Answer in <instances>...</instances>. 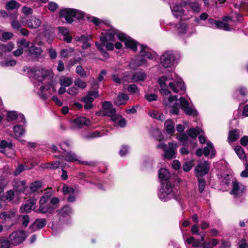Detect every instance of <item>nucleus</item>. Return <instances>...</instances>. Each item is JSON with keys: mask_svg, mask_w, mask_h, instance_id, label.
I'll list each match as a JSON object with an SVG mask.
<instances>
[{"mask_svg": "<svg viewBox=\"0 0 248 248\" xmlns=\"http://www.w3.org/2000/svg\"><path fill=\"white\" fill-rule=\"evenodd\" d=\"M27 71L29 73L30 77L33 78L34 86H35V92L39 97L44 100L47 98V95L46 93V91L52 93L51 92H56V89L51 85L46 86H40V83H48L50 79V71L41 67H27Z\"/></svg>", "mask_w": 248, "mask_h": 248, "instance_id": "f257e3e1", "label": "nucleus"}, {"mask_svg": "<svg viewBox=\"0 0 248 248\" xmlns=\"http://www.w3.org/2000/svg\"><path fill=\"white\" fill-rule=\"evenodd\" d=\"M170 78L171 75L168 77L162 76L158 79L157 82L160 87L159 92L161 94L165 96L170 95L169 97H165L163 99L164 105L169 107H171L170 113L177 115L179 112V108L177 103L175 102L171 106L172 102L177 100V97L176 95H170L171 93L169 89V82L170 80Z\"/></svg>", "mask_w": 248, "mask_h": 248, "instance_id": "f03ea898", "label": "nucleus"}, {"mask_svg": "<svg viewBox=\"0 0 248 248\" xmlns=\"http://www.w3.org/2000/svg\"><path fill=\"white\" fill-rule=\"evenodd\" d=\"M153 52L146 46L140 45V55L132 59L129 63V67L131 69H135L136 67L145 64L147 63V59H152L153 58Z\"/></svg>", "mask_w": 248, "mask_h": 248, "instance_id": "7ed1b4c3", "label": "nucleus"}, {"mask_svg": "<svg viewBox=\"0 0 248 248\" xmlns=\"http://www.w3.org/2000/svg\"><path fill=\"white\" fill-rule=\"evenodd\" d=\"M85 14L80 10L71 8L62 9L59 12V17L64 18L68 23H71L73 21V18L75 17L77 19H82Z\"/></svg>", "mask_w": 248, "mask_h": 248, "instance_id": "20e7f679", "label": "nucleus"}, {"mask_svg": "<svg viewBox=\"0 0 248 248\" xmlns=\"http://www.w3.org/2000/svg\"><path fill=\"white\" fill-rule=\"evenodd\" d=\"M176 190L172 186L170 182H166L162 184L158 193V197L159 199L164 202H167L172 198L175 197Z\"/></svg>", "mask_w": 248, "mask_h": 248, "instance_id": "39448f33", "label": "nucleus"}, {"mask_svg": "<svg viewBox=\"0 0 248 248\" xmlns=\"http://www.w3.org/2000/svg\"><path fill=\"white\" fill-rule=\"evenodd\" d=\"M178 144L176 142H169L168 146L161 141L157 145L158 149H162L164 152V156L167 159H171L176 157Z\"/></svg>", "mask_w": 248, "mask_h": 248, "instance_id": "423d86ee", "label": "nucleus"}, {"mask_svg": "<svg viewBox=\"0 0 248 248\" xmlns=\"http://www.w3.org/2000/svg\"><path fill=\"white\" fill-rule=\"evenodd\" d=\"M174 93L185 90L186 87L182 79L176 73L171 74L170 80L169 82V89Z\"/></svg>", "mask_w": 248, "mask_h": 248, "instance_id": "0eeeda50", "label": "nucleus"}, {"mask_svg": "<svg viewBox=\"0 0 248 248\" xmlns=\"http://www.w3.org/2000/svg\"><path fill=\"white\" fill-rule=\"evenodd\" d=\"M177 32L181 37H187L196 32V29L192 25L186 22H180L176 26Z\"/></svg>", "mask_w": 248, "mask_h": 248, "instance_id": "6e6552de", "label": "nucleus"}, {"mask_svg": "<svg viewBox=\"0 0 248 248\" xmlns=\"http://www.w3.org/2000/svg\"><path fill=\"white\" fill-rule=\"evenodd\" d=\"M102 105L103 110L100 112L101 115L110 117L113 121L118 119L119 115L116 114L115 109L113 108L112 105L110 102H104L102 103Z\"/></svg>", "mask_w": 248, "mask_h": 248, "instance_id": "1a4fd4ad", "label": "nucleus"}, {"mask_svg": "<svg viewBox=\"0 0 248 248\" xmlns=\"http://www.w3.org/2000/svg\"><path fill=\"white\" fill-rule=\"evenodd\" d=\"M146 73L142 70L133 73L132 75L128 72L125 73L124 75L125 80L128 82H139L143 81L147 78Z\"/></svg>", "mask_w": 248, "mask_h": 248, "instance_id": "9d476101", "label": "nucleus"}, {"mask_svg": "<svg viewBox=\"0 0 248 248\" xmlns=\"http://www.w3.org/2000/svg\"><path fill=\"white\" fill-rule=\"evenodd\" d=\"M175 56L171 51H166L160 57V64L165 68L170 67L175 61Z\"/></svg>", "mask_w": 248, "mask_h": 248, "instance_id": "9b49d317", "label": "nucleus"}, {"mask_svg": "<svg viewBox=\"0 0 248 248\" xmlns=\"http://www.w3.org/2000/svg\"><path fill=\"white\" fill-rule=\"evenodd\" d=\"M119 33H124L120 32L114 28L111 27L109 30H106L102 32V36L100 38L101 42L105 44L108 41H114L115 40V35H118Z\"/></svg>", "mask_w": 248, "mask_h": 248, "instance_id": "f8f14e48", "label": "nucleus"}, {"mask_svg": "<svg viewBox=\"0 0 248 248\" xmlns=\"http://www.w3.org/2000/svg\"><path fill=\"white\" fill-rule=\"evenodd\" d=\"M187 2L184 0L177 1L170 5L172 13L177 18L182 17L184 14V8H186Z\"/></svg>", "mask_w": 248, "mask_h": 248, "instance_id": "ddd939ff", "label": "nucleus"}, {"mask_svg": "<svg viewBox=\"0 0 248 248\" xmlns=\"http://www.w3.org/2000/svg\"><path fill=\"white\" fill-rule=\"evenodd\" d=\"M26 237L25 231H15L9 235V240L12 245L16 246L23 243Z\"/></svg>", "mask_w": 248, "mask_h": 248, "instance_id": "4468645a", "label": "nucleus"}, {"mask_svg": "<svg viewBox=\"0 0 248 248\" xmlns=\"http://www.w3.org/2000/svg\"><path fill=\"white\" fill-rule=\"evenodd\" d=\"M118 39L121 41L124 42L126 47L129 48L134 51H136L137 50L138 43L125 33H119Z\"/></svg>", "mask_w": 248, "mask_h": 248, "instance_id": "2eb2a0df", "label": "nucleus"}, {"mask_svg": "<svg viewBox=\"0 0 248 248\" xmlns=\"http://www.w3.org/2000/svg\"><path fill=\"white\" fill-rule=\"evenodd\" d=\"M63 151L62 157L64 160L68 162L78 161V158L77 155L72 152H66L65 147H68L70 146L68 141L63 142L59 145Z\"/></svg>", "mask_w": 248, "mask_h": 248, "instance_id": "dca6fc26", "label": "nucleus"}, {"mask_svg": "<svg viewBox=\"0 0 248 248\" xmlns=\"http://www.w3.org/2000/svg\"><path fill=\"white\" fill-rule=\"evenodd\" d=\"M208 27L213 29L223 30L225 31H231L232 28L231 25L223 22H219L213 19L210 18L208 20Z\"/></svg>", "mask_w": 248, "mask_h": 248, "instance_id": "f3484780", "label": "nucleus"}, {"mask_svg": "<svg viewBox=\"0 0 248 248\" xmlns=\"http://www.w3.org/2000/svg\"><path fill=\"white\" fill-rule=\"evenodd\" d=\"M16 210L13 209L8 211L1 213L0 218L6 222H9L11 225H13L16 220Z\"/></svg>", "mask_w": 248, "mask_h": 248, "instance_id": "a211bd4d", "label": "nucleus"}, {"mask_svg": "<svg viewBox=\"0 0 248 248\" xmlns=\"http://www.w3.org/2000/svg\"><path fill=\"white\" fill-rule=\"evenodd\" d=\"M232 189L231 191V194L234 196L235 198L242 196L246 191V187L241 184L237 181L232 182Z\"/></svg>", "mask_w": 248, "mask_h": 248, "instance_id": "6ab92c4d", "label": "nucleus"}, {"mask_svg": "<svg viewBox=\"0 0 248 248\" xmlns=\"http://www.w3.org/2000/svg\"><path fill=\"white\" fill-rule=\"evenodd\" d=\"M180 107L182 109L184 110L186 115H196L197 111L196 109L189 106L188 102L183 97H180L179 99Z\"/></svg>", "mask_w": 248, "mask_h": 248, "instance_id": "aec40b11", "label": "nucleus"}, {"mask_svg": "<svg viewBox=\"0 0 248 248\" xmlns=\"http://www.w3.org/2000/svg\"><path fill=\"white\" fill-rule=\"evenodd\" d=\"M62 191L64 195H69L67 198V201L69 202H74L76 200V198L74 194L75 190L71 186H69L65 184L62 186Z\"/></svg>", "mask_w": 248, "mask_h": 248, "instance_id": "412c9836", "label": "nucleus"}, {"mask_svg": "<svg viewBox=\"0 0 248 248\" xmlns=\"http://www.w3.org/2000/svg\"><path fill=\"white\" fill-rule=\"evenodd\" d=\"M209 170V165L207 162L204 161L199 163L195 168L196 176L199 177L208 173Z\"/></svg>", "mask_w": 248, "mask_h": 248, "instance_id": "4be33fe9", "label": "nucleus"}, {"mask_svg": "<svg viewBox=\"0 0 248 248\" xmlns=\"http://www.w3.org/2000/svg\"><path fill=\"white\" fill-rule=\"evenodd\" d=\"M6 119L8 121H13L17 120L18 122L25 123L24 116L21 113H17L15 111H10L7 112L6 115Z\"/></svg>", "mask_w": 248, "mask_h": 248, "instance_id": "5701e85b", "label": "nucleus"}, {"mask_svg": "<svg viewBox=\"0 0 248 248\" xmlns=\"http://www.w3.org/2000/svg\"><path fill=\"white\" fill-rule=\"evenodd\" d=\"M205 233L201 234V246L200 248H213L218 244V241L216 239H212L208 242H204Z\"/></svg>", "mask_w": 248, "mask_h": 248, "instance_id": "b1692460", "label": "nucleus"}, {"mask_svg": "<svg viewBox=\"0 0 248 248\" xmlns=\"http://www.w3.org/2000/svg\"><path fill=\"white\" fill-rule=\"evenodd\" d=\"M13 144L11 142H7L5 140H2L0 143V152L5 153L6 151H8L11 153V155H7L10 158L14 156V150L12 149Z\"/></svg>", "mask_w": 248, "mask_h": 248, "instance_id": "393cba45", "label": "nucleus"}, {"mask_svg": "<svg viewBox=\"0 0 248 248\" xmlns=\"http://www.w3.org/2000/svg\"><path fill=\"white\" fill-rule=\"evenodd\" d=\"M73 126L77 128L83 127L84 126H89L90 124L89 120L84 117H78L73 121Z\"/></svg>", "mask_w": 248, "mask_h": 248, "instance_id": "a878e982", "label": "nucleus"}, {"mask_svg": "<svg viewBox=\"0 0 248 248\" xmlns=\"http://www.w3.org/2000/svg\"><path fill=\"white\" fill-rule=\"evenodd\" d=\"M54 209V207L49 204H39V208L35 210V211L37 213L51 214L53 212Z\"/></svg>", "mask_w": 248, "mask_h": 248, "instance_id": "bb28decb", "label": "nucleus"}, {"mask_svg": "<svg viewBox=\"0 0 248 248\" xmlns=\"http://www.w3.org/2000/svg\"><path fill=\"white\" fill-rule=\"evenodd\" d=\"M108 131L106 130H103L101 131H95L90 132L87 134L83 135V138L85 139H92L93 138H96L101 137L102 136L107 135Z\"/></svg>", "mask_w": 248, "mask_h": 248, "instance_id": "cd10ccee", "label": "nucleus"}, {"mask_svg": "<svg viewBox=\"0 0 248 248\" xmlns=\"http://www.w3.org/2000/svg\"><path fill=\"white\" fill-rule=\"evenodd\" d=\"M53 193V191L51 188L46 189L44 194L40 198L39 204H48V202Z\"/></svg>", "mask_w": 248, "mask_h": 248, "instance_id": "c85d7f7f", "label": "nucleus"}, {"mask_svg": "<svg viewBox=\"0 0 248 248\" xmlns=\"http://www.w3.org/2000/svg\"><path fill=\"white\" fill-rule=\"evenodd\" d=\"M35 202L34 201H28L20 207V211L22 213L30 212L35 209Z\"/></svg>", "mask_w": 248, "mask_h": 248, "instance_id": "c756f323", "label": "nucleus"}, {"mask_svg": "<svg viewBox=\"0 0 248 248\" xmlns=\"http://www.w3.org/2000/svg\"><path fill=\"white\" fill-rule=\"evenodd\" d=\"M59 33L63 36V40L67 43H70L72 41V36L69 34V30L63 27L58 28Z\"/></svg>", "mask_w": 248, "mask_h": 248, "instance_id": "7c9ffc66", "label": "nucleus"}, {"mask_svg": "<svg viewBox=\"0 0 248 248\" xmlns=\"http://www.w3.org/2000/svg\"><path fill=\"white\" fill-rule=\"evenodd\" d=\"M129 97L126 94L120 93L114 101V104L118 106L125 105Z\"/></svg>", "mask_w": 248, "mask_h": 248, "instance_id": "2f4dec72", "label": "nucleus"}, {"mask_svg": "<svg viewBox=\"0 0 248 248\" xmlns=\"http://www.w3.org/2000/svg\"><path fill=\"white\" fill-rule=\"evenodd\" d=\"M42 52L43 50L41 47L36 46L33 44H32L29 48L30 54L34 57H39Z\"/></svg>", "mask_w": 248, "mask_h": 248, "instance_id": "473e14b6", "label": "nucleus"}, {"mask_svg": "<svg viewBox=\"0 0 248 248\" xmlns=\"http://www.w3.org/2000/svg\"><path fill=\"white\" fill-rule=\"evenodd\" d=\"M14 136L16 138L22 137L25 133V126L20 125H16L13 127Z\"/></svg>", "mask_w": 248, "mask_h": 248, "instance_id": "72a5a7b5", "label": "nucleus"}, {"mask_svg": "<svg viewBox=\"0 0 248 248\" xmlns=\"http://www.w3.org/2000/svg\"><path fill=\"white\" fill-rule=\"evenodd\" d=\"M203 155L206 156H208L211 153V157H213L216 154V151L214 147L211 142H207V146L203 148Z\"/></svg>", "mask_w": 248, "mask_h": 248, "instance_id": "f704fd0d", "label": "nucleus"}, {"mask_svg": "<svg viewBox=\"0 0 248 248\" xmlns=\"http://www.w3.org/2000/svg\"><path fill=\"white\" fill-rule=\"evenodd\" d=\"M46 223V220L45 218L36 219L31 227L33 229L34 231L40 229L44 227Z\"/></svg>", "mask_w": 248, "mask_h": 248, "instance_id": "c9c22d12", "label": "nucleus"}, {"mask_svg": "<svg viewBox=\"0 0 248 248\" xmlns=\"http://www.w3.org/2000/svg\"><path fill=\"white\" fill-rule=\"evenodd\" d=\"M41 23V21L40 19L36 17L31 16L29 19L27 25L30 28L36 29L40 26Z\"/></svg>", "mask_w": 248, "mask_h": 248, "instance_id": "e433bc0d", "label": "nucleus"}, {"mask_svg": "<svg viewBox=\"0 0 248 248\" xmlns=\"http://www.w3.org/2000/svg\"><path fill=\"white\" fill-rule=\"evenodd\" d=\"M13 186L17 191L23 192L26 188V183L24 181L16 180L15 181Z\"/></svg>", "mask_w": 248, "mask_h": 248, "instance_id": "4c0bfd02", "label": "nucleus"}, {"mask_svg": "<svg viewBox=\"0 0 248 248\" xmlns=\"http://www.w3.org/2000/svg\"><path fill=\"white\" fill-rule=\"evenodd\" d=\"M14 47V45L12 43H9L6 45H0V57L3 56V54L11 51Z\"/></svg>", "mask_w": 248, "mask_h": 248, "instance_id": "58836bf2", "label": "nucleus"}, {"mask_svg": "<svg viewBox=\"0 0 248 248\" xmlns=\"http://www.w3.org/2000/svg\"><path fill=\"white\" fill-rule=\"evenodd\" d=\"M98 95V93L97 91H90L88 92L87 95L81 99V100L84 101L85 103H92L93 101V97L96 98Z\"/></svg>", "mask_w": 248, "mask_h": 248, "instance_id": "ea45409f", "label": "nucleus"}, {"mask_svg": "<svg viewBox=\"0 0 248 248\" xmlns=\"http://www.w3.org/2000/svg\"><path fill=\"white\" fill-rule=\"evenodd\" d=\"M148 114L152 118L159 121H163L165 119V117L163 113L155 110L149 111Z\"/></svg>", "mask_w": 248, "mask_h": 248, "instance_id": "a19ab883", "label": "nucleus"}, {"mask_svg": "<svg viewBox=\"0 0 248 248\" xmlns=\"http://www.w3.org/2000/svg\"><path fill=\"white\" fill-rule=\"evenodd\" d=\"M158 177L160 180L166 181L170 177V174L167 169L162 168L158 171Z\"/></svg>", "mask_w": 248, "mask_h": 248, "instance_id": "79ce46f5", "label": "nucleus"}, {"mask_svg": "<svg viewBox=\"0 0 248 248\" xmlns=\"http://www.w3.org/2000/svg\"><path fill=\"white\" fill-rule=\"evenodd\" d=\"M174 124L171 119H168L165 123V127L167 133L173 134L175 131Z\"/></svg>", "mask_w": 248, "mask_h": 248, "instance_id": "37998d69", "label": "nucleus"}, {"mask_svg": "<svg viewBox=\"0 0 248 248\" xmlns=\"http://www.w3.org/2000/svg\"><path fill=\"white\" fill-rule=\"evenodd\" d=\"M38 164L37 161L34 162V161H31V167H28L26 166H24L23 165H20L18 166V167L16 169V170L14 171V174L15 176H17L23 170H30L31 168L33 167L35 165H36Z\"/></svg>", "mask_w": 248, "mask_h": 248, "instance_id": "c03bdc74", "label": "nucleus"}, {"mask_svg": "<svg viewBox=\"0 0 248 248\" xmlns=\"http://www.w3.org/2000/svg\"><path fill=\"white\" fill-rule=\"evenodd\" d=\"M57 212L60 216L66 217L72 213V210L69 205H65L60 210H57Z\"/></svg>", "mask_w": 248, "mask_h": 248, "instance_id": "a18cd8bd", "label": "nucleus"}, {"mask_svg": "<svg viewBox=\"0 0 248 248\" xmlns=\"http://www.w3.org/2000/svg\"><path fill=\"white\" fill-rule=\"evenodd\" d=\"M202 130L198 127L196 128H190L187 131L189 136L194 139H195L199 134L202 133Z\"/></svg>", "mask_w": 248, "mask_h": 248, "instance_id": "49530a36", "label": "nucleus"}, {"mask_svg": "<svg viewBox=\"0 0 248 248\" xmlns=\"http://www.w3.org/2000/svg\"><path fill=\"white\" fill-rule=\"evenodd\" d=\"M239 137L238 132L234 129L230 131L229 134L228 140L230 142H233L236 140Z\"/></svg>", "mask_w": 248, "mask_h": 248, "instance_id": "de8ad7c7", "label": "nucleus"}, {"mask_svg": "<svg viewBox=\"0 0 248 248\" xmlns=\"http://www.w3.org/2000/svg\"><path fill=\"white\" fill-rule=\"evenodd\" d=\"M73 79L70 77H62L60 79V83L61 86L68 87L72 84Z\"/></svg>", "mask_w": 248, "mask_h": 248, "instance_id": "09e8293b", "label": "nucleus"}, {"mask_svg": "<svg viewBox=\"0 0 248 248\" xmlns=\"http://www.w3.org/2000/svg\"><path fill=\"white\" fill-rule=\"evenodd\" d=\"M186 242L188 244H191L195 248H200L201 246V240H195L193 237H189L186 240Z\"/></svg>", "mask_w": 248, "mask_h": 248, "instance_id": "8fccbe9b", "label": "nucleus"}, {"mask_svg": "<svg viewBox=\"0 0 248 248\" xmlns=\"http://www.w3.org/2000/svg\"><path fill=\"white\" fill-rule=\"evenodd\" d=\"M3 198H0V201L5 202V200L11 201L14 197V192L12 190H9L7 192L6 195H4V192L2 194Z\"/></svg>", "mask_w": 248, "mask_h": 248, "instance_id": "3c124183", "label": "nucleus"}, {"mask_svg": "<svg viewBox=\"0 0 248 248\" xmlns=\"http://www.w3.org/2000/svg\"><path fill=\"white\" fill-rule=\"evenodd\" d=\"M19 7V4L15 0H11L6 5V9L13 10L17 9Z\"/></svg>", "mask_w": 248, "mask_h": 248, "instance_id": "603ef678", "label": "nucleus"}, {"mask_svg": "<svg viewBox=\"0 0 248 248\" xmlns=\"http://www.w3.org/2000/svg\"><path fill=\"white\" fill-rule=\"evenodd\" d=\"M234 151L241 159H245L246 157L243 149L240 146H236L234 148Z\"/></svg>", "mask_w": 248, "mask_h": 248, "instance_id": "864d4df0", "label": "nucleus"}, {"mask_svg": "<svg viewBox=\"0 0 248 248\" xmlns=\"http://www.w3.org/2000/svg\"><path fill=\"white\" fill-rule=\"evenodd\" d=\"M74 84L77 87L81 89H84L87 86L86 82L79 78H78L75 80Z\"/></svg>", "mask_w": 248, "mask_h": 248, "instance_id": "5fc2aeb1", "label": "nucleus"}, {"mask_svg": "<svg viewBox=\"0 0 248 248\" xmlns=\"http://www.w3.org/2000/svg\"><path fill=\"white\" fill-rule=\"evenodd\" d=\"M187 6H189V8L195 13H199L201 10L199 4L196 2L187 3L186 7Z\"/></svg>", "mask_w": 248, "mask_h": 248, "instance_id": "6e6d98bb", "label": "nucleus"}, {"mask_svg": "<svg viewBox=\"0 0 248 248\" xmlns=\"http://www.w3.org/2000/svg\"><path fill=\"white\" fill-rule=\"evenodd\" d=\"M177 139L181 142L183 145H186L189 140L188 137L186 133H183L177 136Z\"/></svg>", "mask_w": 248, "mask_h": 248, "instance_id": "4d7b16f0", "label": "nucleus"}, {"mask_svg": "<svg viewBox=\"0 0 248 248\" xmlns=\"http://www.w3.org/2000/svg\"><path fill=\"white\" fill-rule=\"evenodd\" d=\"M10 243L9 241L5 238H0V248H9Z\"/></svg>", "mask_w": 248, "mask_h": 248, "instance_id": "13d9d810", "label": "nucleus"}, {"mask_svg": "<svg viewBox=\"0 0 248 248\" xmlns=\"http://www.w3.org/2000/svg\"><path fill=\"white\" fill-rule=\"evenodd\" d=\"M42 186V182L38 181L32 183L30 186V189L31 191L34 192L37 191Z\"/></svg>", "mask_w": 248, "mask_h": 248, "instance_id": "bf43d9fd", "label": "nucleus"}, {"mask_svg": "<svg viewBox=\"0 0 248 248\" xmlns=\"http://www.w3.org/2000/svg\"><path fill=\"white\" fill-rule=\"evenodd\" d=\"M206 186V182L204 179L199 178L198 179V186L199 191L200 193L203 192Z\"/></svg>", "mask_w": 248, "mask_h": 248, "instance_id": "052dcab7", "label": "nucleus"}, {"mask_svg": "<svg viewBox=\"0 0 248 248\" xmlns=\"http://www.w3.org/2000/svg\"><path fill=\"white\" fill-rule=\"evenodd\" d=\"M16 61L13 60L7 62H1L0 65L3 67L13 66L16 64Z\"/></svg>", "mask_w": 248, "mask_h": 248, "instance_id": "680f3d73", "label": "nucleus"}, {"mask_svg": "<svg viewBox=\"0 0 248 248\" xmlns=\"http://www.w3.org/2000/svg\"><path fill=\"white\" fill-rule=\"evenodd\" d=\"M76 72L78 74L82 77H86V72L82 66L78 65L76 68Z\"/></svg>", "mask_w": 248, "mask_h": 248, "instance_id": "e2e57ef3", "label": "nucleus"}, {"mask_svg": "<svg viewBox=\"0 0 248 248\" xmlns=\"http://www.w3.org/2000/svg\"><path fill=\"white\" fill-rule=\"evenodd\" d=\"M31 43L26 39H21L18 42V45L20 46H22L25 48H27L30 46Z\"/></svg>", "mask_w": 248, "mask_h": 248, "instance_id": "0e129e2a", "label": "nucleus"}, {"mask_svg": "<svg viewBox=\"0 0 248 248\" xmlns=\"http://www.w3.org/2000/svg\"><path fill=\"white\" fill-rule=\"evenodd\" d=\"M193 166V163L192 161H187L185 162L183 166V168L184 171H188L190 170Z\"/></svg>", "mask_w": 248, "mask_h": 248, "instance_id": "69168bd1", "label": "nucleus"}, {"mask_svg": "<svg viewBox=\"0 0 248 248\" xmlns=\"http://www.w3.org/2000/svg\"><path fill=\"white\" fill-rule=\"evenodd\" d=\"M48 10L51 12H54L59 7L58 4L54 2H50L47 6Z\"/></svg>", "mask_w": 248, "mask_h": 248, "instance_id": "338daca9", "label": "nucleus"}, {"mask_svg": "<svg viewBox=\"0 0 248 248\" xmlns=\"http://www.w3.org/2000/svg\"><path fill=\"white\" fill-rule=\"evenodd\" d=\"M67 93L70 95H75L78 93V90L76 87H72L67 90Z\"/></svg>", "mask_w": 248, "mask_h": 248, "instance_id": "774afa93", "label": "nucleus"}]
</instances>
